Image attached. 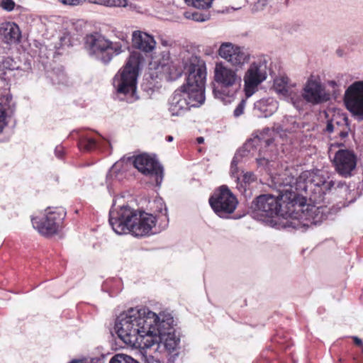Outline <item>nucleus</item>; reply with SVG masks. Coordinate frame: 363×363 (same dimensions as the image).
Masks as SVG:
<instances>
[{
	"mask_svg": "<svg viewBox=\"0 0 363 363\" xmlns=\"http://www.w3.org/2000/svg\"><path fill=\"white\" fill-rule=\"evenodd\" d=\"M303 98L308 102L319 104L329 100V95L325 93L321 84L313 79H308L303 94Z\"/></svg>",
	"mask_w": 363,
	"mask_h": 363,
	"instance_id": "nucleus-15",
	"label": "nucleus"
},
{
	"mask_svg": "<svg viewBox=\"0 0 363 363\" xmlns=\"http://www.w3.org/2000/svg\"><path fill=\"white\" fill-rule=\"evenodd\" d=\"M144 57L139 52H132L125 65L115 75L113 85L118 94L123 95L127 100L133 101L137 89V79Z\"/></svg>",
	"mask_w": 363,
	"mask_h": 363,
	"instance_id": "nucleus-5",
	"label": "nucleus"
},
{
	"mask_svg": "<svg viewBox=\"0 0 363 363\" xmlns=\"http://www.w3.org/2000/svg\"><path fill=\"white\" fill-rule=\"evenodd\" d=\"M338 146H339V147H344V145H343V144H342V143H340V144H339V145H338Z\"/></svg>",
	"mask_w": 363,
	"mask_h": 363,
	"instance_id": "nucleus-38",
	"label": "nucleus"
},
{
	"mask_svg": "<svg viewBox=\"0 0 363 363\" xmlns=\"http://www.w3.org/2000/svg\"><path fill=\"white\" fill-rule=\"evenodd\" d=\"M107 3L110 6L125 7L128 5L127 0H108Z\"/></svg>",
	"mask_w": 363,
	"mask_h": 363,
	"instance_id": "nucleus-27",
	"label": "nucleus"
},
{
	"mask_svg": "<svg viewBox=\"0 0 363 363\" xmlns=\"http://www.w3.org/2000/svg\"><path fill=\"white\" fill-rule=\"evenodd\" d=\"M256 179L255 175L252 172H246L243 174L242 180L245 184H251Z\"/></svg>",
	"mask_w": 363,
	"mask_h": 363,
	"instance_id": "nucleus-28",
	"label": "nucleus"
},
{
	"mask_svg": "<svg viewBox=\"0 0 363 363\" xmlns=\"http://www.w3.org/2000/svg\"><path fill=\"white\" fill-rule=\"evenodd\" d=\"M186 3L199 9H207L211 6L213 0H185Z\"/></svg>",
	"mask_w": 363,
	"mask_h": 363,
	"instance_id": "nucleus-23",
	"label": "nucleus"
},
{
	"mask_svg": "<svg viewBox=\"0 0 363 363\" xmlns=\"http://www.w3.org/2000/svg\"><path fill=\"white\" fill-rule=\"evenodd\" d=\"M1 6L4 10L11 11L13 10L15 7V2L13 0H2L1 2Z\"/></svg>",
	"mask_w": 363,
	"mask_h": 363,
	"instance_id": "nucleus-25",
	"label": "nucleus"
},
{
	"mask_svg": "<svg viewBox=\"0 0 363 363\" xmlns=\"http://www.w3.org/2000/svg\"><path fill=\"white\" fill-rule=\"evenodd\" d=\"M219 56L230 65L241 68L250 58V53L244 48L231 43H223L218 50Z\"/></svg>",
	"mask_w": 363,
	"mask_h": 363,
	"instance_id": "nucleus-12",
	"label": "nucleus"
},
{
	"mask_svg": "<svg viewBox=\"0 0 363 363\" xmlns=\"http://www.w3.org/2000/svg\"><path fill=\"white\" fill-rule=\"evenodd\" d=\"M166 140L168 142H172L173 140V137L172 135H168L166 137Z\"/></svg>",
	"mask_w": 363,
	"mask_h": 363,
	"instance_id": "nucleus-36",
	"label": "nucleus"
},
{
	"mask_svg": "<svg viewBox=\"0 0 363 363\" xmlns=\"http://www.w3.org/2000/svg\"><path fill=\"white\" fill-rule=\"evenodd\" d=\"M283 179V184L289 187L290 191L298 192H312L321 197L332 189L335 182L327 181L319 172L304 171L298 177L294 175L289 170H286Z\"/></svg>",
	"mask_w": 363,
	"mask_h": 363,
	"instance_id": "nucleus-4",
	"label": "nucleus"
},
{
	"mask_svg": "<svg viewBox=\"0 0 363 363\" xmlns=\"http://www.w3.org/2000/svg\"><path fill=\"white\" fill-rule=\"evenodd\" d=\"M133 164L143 175L155 177L157 184H160L163 179V168L154 157L142 153L133 157Z\"/></svg>",
	"mask_w": 363,
	"mask_h": 363,
	"instance_id": "nucleus-10",
	"label": "nucleus"
},
{
	"mask_svg": "<svg viewBox=\"0 0 363 363\" xmlns=\"http://www.w3.org/2000/svg\"><path fill=\"white\" fill-rule=\"evenodd\" d=\"M157 223L156 217L145 211H135L128 206L110 211L109 223L114 232L121 235L131 232L137 237L148 235Z\"/></svg>",
	"mask_w": 363,
	"mask_h": 363,
	"instance_id": "nucleus-3",
	"label": "nucleus"
},
{
	"mask_svg": "<svg viewBox=\"0 0 363 363\" xmlns=\"http://www.w3.org/2000/svg\"><path fill=\"white\" fill-rule=\"evenodd\" d=\"M63 4L69 6H77L79 4L80 0H60Z\"/></svg>",
	"mask_w": 363,
	"mask_h": 363,
	"instance_id": "nucleus-29",
	"label": "nucleus"
},
{
	"mask_svg": "<svg viewBox=\"0 0 363 363\" xmlns=\"http://www.w3.org/2000/svg\"><path fill=\"white\" fill-rule=\"evenodd\" d=\"M332 162L340 175L348 177L356 168L357 157L354 150L340 148L335 153Z\"/></svg>",
	"mask_w": 363,
	"mask_h": 363,
	"instance_id": "nucleus-13",
	"label": "nucleus"
},
{
	"mask_svg": "<svg viewBox=\"0 0 363 363\" xmlns=\"http://www.w3.org/2000/svg\"><path fill=\"white\" fill-rule=\"evenodd\" d=\"M196 141H197V143H198L199 144H201V143H203L204 139H203V137H199V138H196Z\"/></svg>",
	"mask_w": 363,
	"mask_h": 363,
	"instance_id": "nucleus-35",
	"label": "nucleus"
},
{
	"mask_svg": "<svg viewBox=\"0 0 363 363\" xmlns=\"http://www.w3.org/2000/svg\"><path fill=\"white\" fill-rule=\"evenodd\" d=\"M132 46L145 53H150L156 47V41L152 35L141 30H135L132 34Z\"/></svg>",
	"mask_w": 363,
	"mask_h": 363,
	"instance_id": "nucleus-16",
	"label": "nucleus"
},
{
	"mask_svg": "<svg viewBox=\"0 0 363 363\" xmlns=\"http://www.w3.org/2000/svg\"><path fill=\"white\" fill-rule=\"evenodd\" d=\"M206 78L204 62L189 65L186 82L176 89L170 99L169 111L172 116L182 115L191 107H199L204 103Z\"/></svg>",
	"mask_w": 363,
	"mask_h": 363,
	"instance_id": "nucleus-2",
	"label": "nucleus"
},
{
	"mask_svg": "<svg viewBox=\"0 0 363 363\" xmlns=\"http://www.w3.org/2000/svg\"><path fill=\"white\" fill-rule=\"evenodd\" d=\"M246 101L245 100L242 99L239 104L237 106L235 109L234 110V116L235 117H239L244 113V109L245 107Z\"/></svg>",
	"mask_w": 363,
	"mask_h": 363,
	"instance_id": "nucleus-26",
	"label": "nucleus"
},
{
	"mask_svg": "<svg viewBox=\"0 0 363 363\" xmlns=\"http://www.w3.org/2000/svg\"><path fill=\"white\" fill-rule=\"evenodd\" d=\"M109 363H139L132 357L125 354H116L111 357Z\"/></svg>",
	"mask_w": 363,
	"mask_h": 363,
	"instance_id": "nucleus-22",
	"label": "nucleus"
},
{
	"mask_svg": "<svg viewBox=\"0 0 363 363\" xmlns=\"http://www.w3.org/2000/svg\"><path fill=\"white\" fill-rule=\"evenodd\" d=\"M78 146L81 150L91 151L96 147V141L86 133H81L79 137Z\"/></svg>",
	"mask_w": 363,
	"mask_h": 363,
	"instance_id": "nucleus-20",
	"label": "nucleus"
},
{
	"mask_svg": "<svg viewBox=\"0 0 363 363\" xmlns=\"http://www.w3.org/2000/svg\"><path fill=\"white\" fill-rule=\"evenodd\" d=\"M6 108L4 106L0 103V133L2 131L6 125Z\"/></svg>",
	"mask_w": 363,
	"mask_h": 363,
	"instance_id": "nucleus-24",
	"label": "nucleus"
},
{
	"mask_svg": "<svg viewBox=\"0 0 363 363\" xmlns=\"http://www.w3.org/2000/svg\"><path fill=\"white\" fill-rule=\"evenodd\" d=\"M344 101L351 113L363 116V81L356 82L347 89Z\"/></svg>",
	"mask_w": 363,
	"mask_h": 363,
	"instance_id": "nucleus-14",
	"label": "nucleus"
},
{
	"mask_svg": "<svg viewBox=\"0 0 363 363\" xmlns=\"http://www.w3.org/2000/svg\"><path fill=\"white\" fill-rule=\"evenodd\" d=\"M66 212L61 208H48L43 216L32 218V224L40 234L52 237L58 234L64 228Z\"/></svg>",
	"mask_w": 363,
	"mask_h": 363,
	"instance_id": "nucleus-8",
	"label": "nucleus"
},
{
	"mask_svg": "<svg viewBox=\"0 0 363 363\" xmlns=\"http://www.w3.org/2000/svg\"><path fill=\"white\" fill-rule=\"evenodd\" d=\"M287 77H279L276 78L274 81V87L277 92L286 94L287 92Z\"/></svg>",
	"mask_w": 363,
	"mask_h": 363,
	"instance_id": "nucleus-21",
	"label": "nucleus"
},
{
	"mask_svg": "<svg viewBox=\"0 0 363 363\" xmlns=\"http://www.w3.org/2000/svg\"><path fill=\"white\" fill-rule=\"evenodd\" d=\"M208 202L214 213L220 218H227L232 214L238 204L237 197L226 185L216 189Z\"/></svg>",
	"mask_w": 363,
	"mask_h": 363,
	"instance_id": "nucleus-9",
	"label": "nucleus"
},
{
	"mask_svg": "<svg viewBox=\"0 0 363 363\" xmlns=\"http://www.w3.org/2000/svg\"><path fill=\"white\" fill-rule=\"evenodd\" d=\"M267 67L259 62H252L244 75V91L249 98L257 91L258 86L267 79Z\"/></svg>",
	"mask_w": 363,
	"mask_h": 363,
	"instance_id": "nucleus-11",
	"label": "nucleus"
},
{
	"mask_svg": "<svg viewBox=\"0 0 363 363\" xmlns=\"http://www.w3.org/2000/svg\"><path fill=\"white\" fill-rule=\"evenodd\" d=\"M340 135L344 138V137H346L347 135V133L346 132H341L340 133Z\"/></svg>",
	"mask_w": 363,
	"mask_h": 363,
	"instance_id": "nucleus-37",
	"label": "nucleus"
},
{
	"mask_svg": "<svg viewBox=\"0 0 363 363\" xmlns=\"http://www.w3.org/2000/svg\"><path fill=\"white\" fill-rule=\"evenodd\" d=\"M0 35L7 44L18 43L21 36L18 25L13 22H4L0 24Z\"/></svg>",
	"mask_w": 363,
	"mask_h": 363,
	"instance_id": "nucleus-18",
	"label": "nucleus"
},
{
	"mask_svg": "<svg viewBox=\"0 0 363 363\" xmlns=\"http://www.w3.org/2000/svg\"><path fill=\"white\" fill-rule=\"evenodd\" d=\"M18 68L16 62L12 57H4L0 63V78L4 81H9L8 73L12 72Z\"/></svg>",
	"mask_w": 363,
	"mask_h": 363,
	"instance_id": "nucleus-19",
	"label": "nucleus"
},
{
	"mask_svg": "<svg viewBox=\"0 0 363 363\" xmlns=\"http://www.w3.org/2000/svg\"><path fill=\"white\" fill-rule=\"evenodd\" d=\"M214 79L218 86L213 89L214 95L225 104L230 103L239 89L241 77L237 72L221 63H217L214 71Z\"/></svg>",
	"mask_w": 363,
	"mask_h": 363,
	"instance_id": "nucleus-6",
	"label": "nucleus"
},
{
	"mask_svg": "<svg viewBox=\"0 0 363 363\" xmlns=\"http://www.w3.org/2000/svg\"><path fill=\"white\" fill-rule=\"evenodd\" d=\"M85 46L90 55L95 56L106 65L123 52L120 42H113L99 33L87 35Z\"/></svg>",
	"mask_w": 363,
	"mask_h": 363,
	"instance_id": "nucleus-7",
	"label": "nucleus"
},
{
	"mask_svg": "<svg viewBox=\"0 0 363 363\" xmlns=\"http://www.w3.org/2000/svg\"><path fill=\"white\" fill-rule=\"evenodd\" d=\"M327 130L329 132H332L333 130V125L331 123H328L327 125Z\"/></svg>",
	"mask_w": 363,
	"mask_h": 363,
	"instance_id": "nucleus-34",
	"label": "nucleus"
},
{
	"mask_svg": "<svg viewBox=\"0 0 363 363\" xmlns=\"http://www.w3.org/2000/svg\"><path fill=\"white\" fill-rule=\"evenodd\" d=\"M55 152L57 157L62 158L63 157L64 152L62 147H57Z\"/></svg>",
	"mask_w": 363,
	"mask_h": 363,
	"instance_id": "nucleus-33",
	"label": "nucleus"
},
{
	"mask_svg": "<svg viewBox=\"0 0 363 363\" xmlns=\"http://www.w3.org/2000/svg\"><path fill=\"white\" fill-rule=\"evenodd\" d=\"M192 18L196 21H204L206 19L203 18V15L199 14L198 13H194L192 14Z\"/></svg>",
	"mask_w": 363,
	"mask_h": 363,
	"instance_id": "nucleus-30",
	"label": "nucleus"
},
{
	"mask_svg": "<svg viewBox=\"0 0 363 363\" xmlns=\"http://www.w3.org/2000/svg\"><path fill=\"white\" fill-rule=\"evenodd\" d=\"M261 143L264 142L265 144V146H269L271 144L274 143V139L272 138H269L267 139L264 140L263 136L262 135V138H260Z\"/></svg>",
	"mask_w": 363,
	"mask_h": 363,
	"instance_id": "nucleus-32",
	"label": "nucleus"
},
{
	"mask_svg": "<svg viewBox=\"0 0 363 363\" xmlns=\"http://www.w3.org/2000/svg\"><path fill=\"white\" fill-rule=\"evenodd\" d=\"M161 323H158L157 326V342L159 344L158 349L162 345L164 348L169 353H173L177 350L180 343L179 337H177L174 333H167V334L161 332Z\"/></svg>",
	"mask_w": 363,
	"mask_h": 363,
	"instance_id": "nucleus-17",
	"label": "nucleus"
},
{
	"mask_svg": "<svg viewBox=\"0 0 363 363\" xmlns=\"http://www.w3.org/2000/svg\"><path fill=\"white\" fill-rule=\"evenodd\" d=\"M353 341L356 345L362 347V353H363V342H362V340L357 337H354Z\"/></svg>",
	"mask_w": 363,
	"mask_h": 363,
	"instance_id": "nucleus-31",
	"label": "nucleus"
},
{
	"mask_svg": "<svg viewBox=\"0 0 363 363\" xmlns=\"http://www.w3.org/2000/svg\"><path fill=\"white\" fill-rule=\"evenodd\" d=\"M279 196L280 199L270 194L259 196L253 202L255 211L264 218L289 216L311 223L320 219L318 218L320 208L307 203L306 197L290 191L289 188L283 189Z\"/></svg>",
	"mask_w": 363,
	"mask_h": 363,
	"instance_id": "nucleus-1",
	"label": "nucleus"
}]
</instances>
